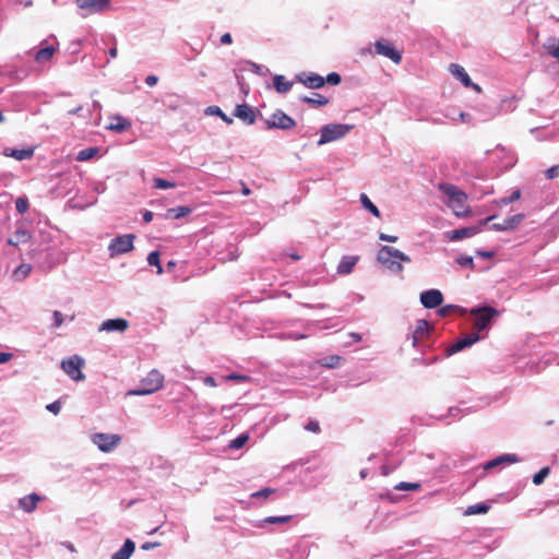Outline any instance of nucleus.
Returning <instances> with one entry per match:
<instances>
[{
	"label": "nucleus",
	"mask_w": 559,
	"mask_h": 559,
	"mask_svg": "<svg viewBox=\"0 0 559 559\" xmlns=\"http://www.w3.org/2000/svg\"><path fill=\"white\" fill-rule=\"evenodd\" d=\"M480 233V227H463L447 233V238L451 241L471 238Z\"/></svg>",
	"instance_id": "nucleus-15"
},
{
	"label": "nucleus",
	"mask_w": 559,
	"mask_h": 559,
	"mask_svg": "<svg viewBox=\"0 0 559 559\" xmlns=\"http://www.w3.org/2000/svg\"><path fill=\"white\" fill-rule=\"evenodd\" d=\"M477 255H480L483 258H491L493 253L490 251H477Z\"/></svg>",
	"instance_id": "nucleus-64"
},
{
	"label": "nucleus",
	"mask_w": 559,
	"mask_h": 559,
	"mask_svg": "<svg viewBox=\"0 0 559 559\" xmlns=\"http://www.w3.org/2000/svg\"><path fill=\"white\" fill-rule=\"evenodd\" d=\"M379 239L382 240V241H388V242H396L397 241V236H391V235H386L384 233H381L379 235Z\"/></svg>",
	"instance_id": "nucleus-56"
},
{
	"label": "nucleus",
	"mask_w": 559,
	"mask_h": 559,
	"mask_svg": "<svg viewBox=\"0 0 559 559\" xmlns=\"http://www.w3.org/2000/svg\"><path fill=\"white\" fill-rule=\"evenodd\" d=\"M28 200L26 198H17L15 201V209L20 214H24L28 210Z\"/></svg>",
	"instance_id": "nucleus-41"
},
{
	"label": "nucleus",
	"mask_w": 559,
	"mask_h": 559,
	"mask_svg": "<svg viewBox=\"0 0 559 559\" xmlns=\"http://www.w3.org/2000/svg\"><path fill=\"white\" fill-rule=\"evenodd\" d=\"M521 198V191L519 189L514 190L512 192V194L508 198H502L500 201H499V204L501 205H508L516 200H519Z\"/></svg>",
	"instance_id": "nucleus-44"
},
{
	"label": "nucleus",
	"mask_w": 559,
	"mask_h": 559,
	"mask_svg": "<svg viewBox=\"0 0 559 559\" xmlns=\"http://www.w3.org/2000/svg\"><path fill=\"white\" fill-rule=\"evenodd\" d=\"M11 353H0V365L8 362L12 358Z\"/></svg>",
	"instance_id": "nucleus-60"
},
{
	"label": "nucleus",
	"mask_w": 559,
	"mask_h": 559,
	"mask_svg": "<svg viewBox=\"0 0 559 559\" xmlns=\"http://www.w3.org/2000/svg\"><path fill=\"white\" fill-rule=\"evenodd\" d=\"M497 313V310L489 306L471 309V314L476 317L474 325L477 330H485Z\"/></svg>",
	"instance_id": "nucleus-8"
},
{
	"label": "nucleus",
	"mask_w": 559,
	"mask_h": 559,
	"mask_svg": "<svg viewBox=\"0 0 559 559\" xmlns=\"http://www.w3.org/2000/svg\"><path fill=\"white\" fill-rule=\"evenodd\" d=\"M40 500V497L36 493L27 495L19 500V506L25 511V512H33L38 501Z\"/></svg>",
	"instance_id": "nucleus-22"
},
{
	"label": "nucleus",
	"mask_w": 559,
	"mask_h": 559,
	"mask_svg": "<svg viewBox=\"0 0 559 559\" xmlns=\"http://www.w3.org/2000/svg\"><path fill=\"white\" fill-rule=\"evenodd\" d=\"M524 218V214H515L513 216L506 218L502 223L492 224L490 228L496 231L514 230L523 222Z\"/></svg>",
	"instance_id": "nucleus-13"
},
{
	"label": "nucleus",
	"mask_w": 559,
	"mask_h": 559,
	"mask_svg": "<svg viewBox=\"0 0 559 559\" xmlns=\"http://www.w3.org/2000/svg\"><path fill=\"white\" fill-rule=\"evenodd\" d=\"M454 311H459L461 312L462 314L465 312L464 309L460 308L459 306H455V305H447L444 307H441L439 308L438 310V314L442 318L444 317H448L450 316L451 313H453Z\"/></svg>",
	"instance_id": "nucleus-34"
},
{
	"label": "nucleus",
	"mask_w": 559,
	"mask_h": 559,
	"mask_svg": "<svg viewBox=\"0 0 559 559\" xmlns=\"http://www.w3.org/2000/svg\"><path fill=\"white\" fill-rule=\"evenodd\" d=\"M420 302L427 309H435L442 305L443 295L439 289H428L420 294Z\"/></svg>",
	"instance_id": "nucleus-11"
},
{
	"label": "nucleus",
	"mask_w": 559,
	"mask_h": 559,
	"mask_svg": "<svg viewBox=\"0 0 559 559\" xmlns=\"http://www.w3.org/2000/svg\"><path fill=\"white\" fill-rule=\"evenodd\" d=\"M360 201L366 210L371 212L376 217H380V211L379 209L370 201V199L367 197V194L362 193L360 195Z\"/></svg>",
	"instance_id": "nucleus-32"
},
{
	"label": "nucleus",
	"mask_w": 559,
	"mask_h": 559,
	"mask_svg": "<svg viewBox=\"0 0 559 559\" xmlns=\"http://www.w3.org/2000/svg\"><path fill=\"white\" fill-rule=\"evenodd\" d=\"M292 520V515H282V516H267L264 519L265 523L269 524H284Z\"/></svg>",
	"instance_id": "nucleus-40"
},
{
	"label": "nucleus",
	"mask_w": 559,
	"mask_h": 559,
	"mask_svg": "<svg viewBox=\"0 0 559 559\" xmlns=\"http://www.w3.org/2000/svg\"><path fill=\"white\" fill-rule=\"evenodd\" d=\"M495 217H496V216H493V215H492V216H489V217H487V218H485V219H481V221H479V222H478V224H477V225H475L474 227H480V233H481V231L484 230L485 226H486L489 222H491Z\"/></svg>",
	"instance_id": "nucleus-57"
},
{
	"label": "nucleus",
	"mask_w": 559,
	"mask_h": 559,
	"mask_svg": "<svg viewBox=\"0 0 559 559\" xmlns=\"http://www.w3.org/2000/svg\"><path fill=\"white\" fill-rule=\"evenodd\" d=\"M489 508L490 507L486 503L473 504L466 509L465 515L485 514L489 511Z\"/></svg>",
	"instance_id": "nucleus-30"
},
{
	"label": "nucleus",
	"mask_w": 559,
	"mask_h": 559,
	"mask_svg": "<svg viewBox=\"0 0 559 559\" xmlns=\"http://www.w3.org/2000/svg\"><path fill=\"white\" fill-rule=\"evenodd\" d=\"M273 84L276 92L281 94L287 93L293 86V82L287 81L286 78L281 74L273 78Z\"/></svg>",
	"instance_id": "nucleus-27"
},
{
	"label": "nucleus",
	"mask_w": 559,
	"mask_h": 559,
	"mask_svg": "<svg viewBox=\"0 0 559 559\" xmlns=\"http://www.w3.org/2000/svg\"><path fill=\"white\" fill-rule=\"evenodd\" d=\"M341 359L342 358L340 356H337V355L330 356V357L324 359L323 365L329 367V368H334V367H336L340 364Z\"/></svg>",
	"instance_id": "nucleus-46"
},
{
	"label": "nucleus",
	"mask_w": 559,
	"mask_h": 559,
	"mask_svg": "<svg viewBox=\"0 0 559 559\" xmlns=\"http://www.w3.org/2000/svg\"><path fill=\"white\" fill-rule=\"evenodd\" d=\"M221 43L223 45H230L233 43V37L229 33H225L221 37Z\"/></svg>",
	"instance_id": "nucleus-58"
},
{
	"label": "nucleus",
	"mask_w": 559,
	"mask_h": 559,
	"mask_svg": "<svg viewBox=\"0 0 559 559\" xmlns=\"http://www.w3.org/2000/svg\"><path fill=\"white\" fill-rule=\"evenodd\" d=\"M273 492H275V489L273 488H263L254 493L251 495L252 498H267L270 497Z\"/></svg>",
	"instance_id": "nucleus-47"
},
{
	"label": "nucleus",
	"mask_w": 559,
	"mask_h": 559,
	"mask_svg": "<svg viewBox=\"0 0 559 559\" xmlns=\"http://www.w3.org/2000/svg\"><path fill=\"white\" fill-rule=\"evenodd\" d=\"M374 51L377 55L389 58L396 64L402 61L401 52L386 39L377 40L374 43Z\"/></svg>",
	"instance_id": "nucleus-9"
},
{
	"label": "nucleus",
	"mask_w": 559,
	"mask_h": 559,
	"mask_svg": "<svg viewBox=\"0 0 559 559\" xmlns=\"http://www.w3.org/2000/svg\"><path fill=\"white\" fill-rule=\"evenodd\" d=\"M429 323L426 320H418L416 329L413 332V345L417 346L420 341L426 338L429 334Z\"/></svg>",
	"instance_id": "nucleus-20"
},
{
	"label": "nucleus",
	"mask_w": 559,
	"mask_h": 559,
	"mask_svg": "<svg viewBox=\"0 0 559 559\" xmlns=\"http://www.w3.org/2000/svg\"><path fill=\"white\" fill-rule=\"evenodd\" d=\"M154 187L157 189H169V188H175L176 185L168 180H165L162 178H156V179H154Z\"/></svg>",
	"instance_id": "nucleus-45"
},
{
	"label": "nucleus",
	"mask_w": 559,
	"mask_h": 559,
	"mask_svg": "<svg viewBox=\"0 0 559 559\" xmlns=\"http://www.w3.org/2000/svg\"><path fill=\"white\" fill-rule=\"evenodd\" d=\"M92 440L100 451L110 452L120 443L121 438L118 435L95 433Z\"/></svg>",
	"instance_id": "nucleus-10"
},
{
	"label": "nucleus",
	"mask_w": 559,
	"mask_h": 559,
	"mask_svg": "<svg viewBox=\"0 0 559 559\" xmlns=\"http://www.w3.org/2000/svg\"><path fill=\"white\" fill-rule=\"evenodd\" d=\"M158 82V78L156 75H148L145 79V83L148 86H154Z\"/></svg>",
	"instance_id": "nucleus-59"
},
{
	"label": "nucleus",
	"mask_w": 559,
	"mask_h": 559,
	"mask_svg": "<svg viewBox=\"0 0 559 559\" xmlns=\"http://www.w3.org/2000/svg\"><path fill=\"white\" fill-rule=\"evenodd\" d=\"M204 383H205L206 385H210V386H215V385H216V382H215V380H214V378H213V377H206V378L204 379Z\"/></svg>",
	"instance_id": "nucleus-62"
},
{
	"label": "nucleus",
	"mask_w": 559,
	"mask_h": 559,
	"mask_svg": "<svg viewBox=\"0 0 559 559\" xmlns=\"http://www.w3.org/2000/svg\"><path fill=\"white\" fill-rule=\"evenodd\" d=\"M377 260L393 273H402L404 270L402 262H411V258L408 255L390 246H382L380 248L377 254Z\"/></svg>",
	"instance_id": "nucleus-2"
},
{
	"label": "nucleus",
	"mask_w": 559,
	"mask_h": 559,
	"mask_svg": "<svg viewBox=\"0 0 559 559\" xmlns=\"http://www.w3.org/2000/svg\"><path fill=\"white\" fill-rule=\"evenodd\" d=\"M241 193L243 195H249L251 193V190L247 187L246 183L241 182Z\"/></svg>",
	"instance_id": "nucleus-63"
},
{
	"label": "nucleus",
	"mask_w": 559,
	"mask_h": 559,
	"mask_svg": "<svg viewBox=\"0 0 559 559\" xmlns=\"http://www.w3.org/2000/svg\"><path fill=\"white\" fill-rule=\"evenodd\" d=\"M546 49L550 56H552L556 59H559V45H547Z\"/></svg>",
	"instance_id": "nucleus-53"
},
{
	"label": "nucleus",
	"mask_w": 559,
	"mask_h": 559,
	"mask_svg": "<svg viewBox=\"0 0 559 559\" xmlns=\"http://www.w3.org/2000/svg\"><path fill=\"white\" fill-rule=\"evenodd\" d=\"M248 439L249 436L242 433L229 442V448L235 450L241 449L247 443Z\"/></svg>",
	"instance_id": "nucleus-35"
},
{
	"label": "nucleus",
	"mask_w": 559,
	"mask_h": 559,
	"mask_svg": "<svg viewBox=\"0 0 559 559\" xmlns=\"http://www.w3.org/2000/svg\"><path fill=\"white\" fill-rule=\"evenodd\" d=\"M297 81L304 84L308 88L317 90L322 87L325 84V80L323 76L309 72V73H300L296 76Z\"/></svg>",
	"instance_id": "nucleus-12"
},
{
	"label": "nucleus",
	"mask_w": 559,
	"mask_h": 559,
	"mask_svg": "<svg viewBox=\"0 0 559 559\" xmlns=\"http://www.w3.org/2000/svg\"><path fill=\"white\" fill-rule=\"evenodd\" d=\"M84 359L78 355H73L61 361L62 370L74 381H82L85 376L82 372Z\"/></svg>",
	"instance_id": "nucleus-6"
},
{
	"label": "nucleus",
	"mask_w": 559,
	"mask_h": 559,
	"mask_svg": "<svg viewBox=\"0 0 559 559\" xmlns=\"http://www.w3.org/2000/svg\"><path fill=\"white\" fill-rule=\"evenodd\" d=\"M53 320H55L53 325L56 328L61 326L62 323H63V314L60 311H55L53 312Z\"/></svg>",
	"instance_id": "nucleus-55"
},
{
	"label": "nucleus",
	"mask_w": 559,
	"mask_h": 559,
	"mask_svg": "<svg viewBox=\"0 0 559 559\" xmlns=\"http://www.w3.org/2000/svg\"><path fill=\"white\" fill-rule=\"evenodd\" d=\"M212 112L216 114L218 117L222 118L223 121L227 123H231L233 119L227 117L218 107H210L209 108Z\"/></svg>",
	"instance_id": "nucleus-50"
},
{
	"label": "nucleus",
	"mask_w": 559,
	"mask_h": 559,
	"mask_svg": "<svg viewBox=\"0 0 559 559\" xmlns=\"http://www.w3.org/2000/svg\"><path fill=\"white\" fill-rule=\"evenodd\" d=\"M98 153L97 147H87L79 152L76 156L78 162H86L92 159Z\"/></svg>",
	"instance_id": "nucleus-31"
},
{
	"label": "nucleus",
	"mask_w": 559,
	"mask_h": 559,
	"mask_svg": "<svg viewBox=\"0 0 559 559\" xmlns=\"http://www.w3.org/2000/svg\"><path fill=\"white\" fill-rule=\"evenodd\" d=\"M558 174H559V167H558V166H552V167H550V168H548V169L546 170V177H547L548 179H554V178H556V177L558 176Z\"/></svg>",
	"instance_id": "nucleus-54"
},
{
	"label": "nucleus",
	"mask_w": 559,
	"mask_h": 559,
	"mask_svg": "<svg viewBox=\"0 0 559 559\" xmlns=\"http://www.w3.org/2000/svg\"><path fill=\"white\" fill-rule=\"evenodd\" d=\"M520 459L515 454H503L486 463L485 469H490L502 463H516Z\"/></svg>",
	"instance_id": "nucleus-25"
},
{
	"label": "nucleus",
	"mask_w": 559,
	"mask_h": 559,
	"mask_svg": "<svg viewBox=\"0 0 559 559\" xmlns=\"http://www.w3.org/2000/svg\"><path fill=\"white\" fill-rule=\"evenodd\" d=\"M550 468L548 466L543 467L533 476V483L535 485H540L545 480V478L549 475Z\"/></svg>",
	"instance_id": "nucleus-38"
},
{
	"label": "nucleus",
	"mask_w": 559,
	"mask_h": 559,
	"mask_svg": "<svg viewBox=\"0 0 559 559\" xmlns=\"http://www.w3.org/2000/svg\"><path fill=\"white\" fill-rule=\"evenodd\" d=\"M353 129V126L350 124H343V123H331L326 124L321 129V136L319 140V144L329 143L335 140H338L346 135L350 130Z\"/></svg>",
	"instance_id": "nucleus-4"
},
{
	"label": "nucleus",
	"mask_w": 559,
	"mask_h": 559,
	"mask_svg": "<svg viewBox=\"0 0 559 559\" xmlns=\"http://www.w3.org/2000/svg\"><path fill=\"white\" fill-rule=\"evenodd\" d=\"M5 155L17 160H23L33 156V150H11L10 152H5Z\"/></svg>",
	"instance_id": "nucleus-29"
},
{
	"label": "nucleus",
	"mask_w": 559,
	"mask_h": 559,
	"mask_svg": "<svg viewBox=\"0 0 559 559\" xmlns=\"http://www.w3.org/2000/svg\"><path fill=\"white\" fill-rule=\"evenodd\" d=\"M129 322L126 319H109L102 323L100 330L106 332L120 331L123 332L128 329Z\"/></svg>",
	"instance_id": "nucleus-18"
},
{
	"label": "nucleus",
	"mask_w": 559,
	"mask_h": 559,
	"mask_svg": "<svg viewBox=\"0 0 559 559\" xmlns=\"http://www.w3.org/2000/svg\"><path fill=\"white\" fill-rule=\"evenodd\" d=\"M135 549V544L131 539H126L123 546L111 556V559H129Z\"/></svg>",
	"instance_id": "nucleus-24"
},
{
	"label": "nucleus",
	"mask_w": 559,
	"mask_h": 559,
	"mask_svg": "<svg viewBox=\"0 0 559 559\" xmlns=\"http://www.w3.org/2000/svg\"><path fill=\"white\" fill-rule=\"evenodd\" d=\"M110 0H76V5L88 13H97L109 7Z\"/></svg>",
	"instance_id": "nucleus-14"
},
{
	"label": "nucleus",
	"mask_w": 559,
	"mask_h": 559,
	"mask_svg": "<svg viewBox=\"0 0 559 559\" xmlns=\"http://www.w3.org/2000/svg\"><path fill=\"white\" fill-rule=\"evenodd\" d=\"M143 219H144L145 223H150L153 219V213L150 212V211H146L143 214Z\"/></svg>",
	"instance_id": "nucleus-61"
},
{
	"label": "nucleus",
	"mask_w": 559,
	"mask_h": 559,
	"mask_svg": "<svg viewBox=\"0 0 559 559\" xmlns=\"http://www.w3.org/2000/svg\"><path fill=\"white\" fill-rule=\"evenodd\" d=\"M305 429H306V430H308V431H311V432H313V433H318V432H320V430H321V429H320V425H319V423H318V421H316V420H310V421L306 425Z\"/></svg>",
	"instance_id": "nucleus-51"
},
{
	"label": "nucleus",
	"mask_w": 559,
	"mask_h": 559,
	"mask_svg": "<svg viewBox=\"0 0 559 559\" xmlns=\"http://www.w3.org/2000/svg\"><path fill=\"white\" fill-rule=\"evenodd\" d=\"M164 383V376L157 371L152 370L147 373L145 378H143L140 382L139 389L130 391L128 394L130 395H146L152 394L159 389H162Z\"/></svg>",
	"instance_id": "nucleus-3"
},
{
	"label": "nucleus",
	"mask_w": 559,
	"mask_h": 559,
	"mask_svg": "<svg viewBox=\"0 0 559 559\" xmlns=\"http://www.w3.org/2000/svg\"><path fill=\"white\" fill-rule=\"evenodd\" d=\"M55 52H56V47H53V46H48V47L41 48L35 53V60L39 63L47 62L52 58Z\"/></svg>",
	"instance_id": "nucleus-28"
},
{
	"label": "nucleus",
	"mask_w": 559,
	"mask_h": 559,
	"mask_svg": "<svg viewBox=\"0 0 559 559\" xmlns=\"http://www.w3.org/2000/svg\"><path fill=\"white\" fill-rule=\"evenodd\" d=\"M264 123L265 129L267 130H290L296 126V121L281 109L275 110L267 119H265Z\"/></svg>",
	"instance_id": "nucleus-5"
},
{
	"label": "nucleus",
	"mask_w": 559,
	"mask_h": 559,
	"mask_svg": "<svg viewBox=\"0 0 559 559\" xmlns=\"http://www.w3.org/2000/svg\"><path fill=\"white\" fill-rule=\"evenodd\" d=\"M324 80H325V83H329L332 85H337L341 83V75L336 72H332V73L328 74V76Z\"/></svg>",
	"instance_id": "nucleus-48"
},
{
	"label": "nucleus",
	"mask_w": 559,
	"mask_h": 559,
	"mask_svg": "<svg viewBox=\"0 0 559 559\" xmlns=\"http://www.w3.org/2000/svg\"><path fill=\"white\" fill-rule=\"evenodd\" d=\"M31 270L32 267L29 264H22L15 270L14 275L17 278H25L29 274Z\"/></svg>",
	"instance_id": "nucleus-42"
},
{
	"label": "nucleus",
	"mask_w": 559,
	"mask_h": 559,
	"mask_svg": "<svg viewBox=\"0 0 559 559\" xmlns=\"http://www.w3.org/2000/svg\"><path fill=\"white\" fill-rule=\"evenodd\" d=\"M455 261L459 265H461L463 267H468L471 270H474V267H475L473 257H471V255L461 254L456 258Z\"/></svg>",
	"instance_id": "nucleus-36"
},
{
	"label": "nucleus",
	"mask_w": 559,
	"mask_h": 559,
	"mask_svg": "<svg viewBox=\"0 0 559 559\" xmlns=\"http://www.w3.org/2000/svg\"><path fill=\"white\" fill-rule=\"evenodd\" d=\"M347 336L349 341L345 342L346 346H350L353 343H358L361 341V335L355 332L349 333Z\"/></svg>",
	"instance_id": "nucleus-52"
},
{
	"label": "nucleus",
	"mask_w": 559,
	"mask_h": 559,
	"mask_svg": "<svg viewBox=\"0 0 559 559\" xmlns=\"http://www.w3.org/2000/svg\"><path fill=\"white\" fill-rule=\"evenodd\" d=\"M450 72L465 87L468 86V85H472V80H471L469 75L467 74V72L465 71V69L462 66L456 64V63H451L450 64Z\"/></svg>",
	"instance_id": "nucleus-21"
},
{
	"label": "nucleus",
	"mask_w": 559,
	"mask_h": 559,
	"mask_svg": "<svg viewBox=\"0 0 559 559\" xmlns=\"http://www.w3.org/2000/svg\"><path fill=\"white\" fill-rule=\"evenodd\" d=\"M420 488V484L419 483H407V481H401L400 484L395 485L394 486V489L395 490H412V491H416Z\"/></svg>",
	"instance_id": "nucleus-39"
},
{
	"label": "nucleus",
	"mask_w": 559,
	"mask_h": 559,
	"mask_svg": "<svg viewBox=\"0 0 559 559\" xmlns=\"http://www.w3.org/2000/svg\"><path fill=\"white\" fill-rule=\"evenodd\" d=\"M234 116L247 124H253L257 118L254 110L247 104L237 105Z\"/></svg>",
	"instance_id": "nucleus-16"
},
{
	"label": "nucleus",
	"mask_w": 559,
	"mask_h": 559,
	"mask_svg": "<svg viewBox=\"0 0 559 559\" xmlns=\"http://www.w3.org/2000/svg\"><path fill=\"white\" fill-rule=\"evenodd\" d=\"M439 190L447 195L448 206L453 211L456 217H467L472 214L467 204V194L459 187L452 183H440Z\"/></svg>",
	"instance_id": "nucleus-1"
},
{
	"label": "nucleus",
	"mask_w": 559,
	"mask_h": 559,
	"mask_svg": "<svg viewBox=\"0 0 559 559\" xmlns=\"http://www.w3.org/2000/svg\"><path fill=\"white\" fill-rule=\"evenodd\" d=\"M191 213V209L188 206H178L168 210V215L173 218H180Z\"/></svg>",
	"instance_id": "nucleus-33"
},
{
	"label": "nucleus",
	"mask_w": 559,
	"mask_h": 559,
	"mask_svg": "<svg viewBox=\"0 0 559 559\" xmlns=\"http://www.w3.org/2000/svg\"><path fill=\"white\" fill-rule=\"evenodd\" d=\"M479 340V336L478 334L476 333H472L463 338H460L459 341H456L453 345H451L449 348H448V354L449 355H452V354H455L471 345H473L474 343H476L477 341Z\"/></svg>",
	"instance_id": "nucleus-17"
},
{
	"label": "nucleus",
	"mask_w": 559,
	"mask_h": 559,
	"mask_svg": "<svg viewBox=\"0 0 559 559\" xmlns=\"http://www.w3.org/2000/svg\"><path fill=\"white\" fill-rule=\"evenodd\" d=\"M46 409L50 413L58 415L61 409V403L60 401H55L46 406Z\"/></svg>",
	"instance_id": "nucleus-49"
},
{
	"label": "nucleus",
	"mask_w": 559,
	"mask_h": 559,
	"mask_svg": "<svg viewBox=\"0 0 559 559\" xmlns=\"http://www.w3.org/2000/svg\"><path fill=\"white\" fill-rule=\"evenodd\" d=\"M358 261V255H344L337 265V273L343 275L350 274Z\"/></svg>",
	"instance_id": "nucleus-19"
},
{
	"label": "nucleus",
	"mask_w": 559,
	"mask_h": 559,
	"mask_svg": "<svg viewBox=\"0 0 559 559\" xmlns=\"http://www.w3.org/2000/svg\"><path fill=\"white\" fill-rule=\"evenodd\" d=\"M134 238L135 236L132 234L114 238L108 246L111 257L124 254L133 250Z\"/></svg>",
	"instance_id": "nucleus-7"
},
{
	"label": "nucleus",
	"mask_w": 559,
	"mask_h": 559,
	"mask_svg": "<svg viewBox=\"0 0 559 559\" xmlns=\"http://www.w3.org/2000/svg\"><path fill=\"white\" fill-rule=\"evenodd\" d=\"M147 263L150 265H154L157 267V273L158 274H162L163 273V269H162V265H160V261H159V253L158 251H152L148 257H147Z\"/></svg>",
	"instance_id": "nucleus-37"
},
{
	"label": "nucleus",
	"mask_w": 559,
	"mask_h": 559,
	"mask_svg": "<svg viewBox=\"0 0 559 559\" xmlns=\"http://www.w3.org/2000/svg\"><path fill=\"white\" fill-rule=\"evenodd\" d=\"M300 100L309 104L312 107H321L329 104V98L319 93H313L311 97L302 96Z\"/></svg>",
	"instance_id": "nucleus-26"
},
{
	"label": "nucleus",
	"mask_w": 559,
	"mask_h": 559,
	"mask_svg": "<svg viewBox=\"0 0 559 559\" xmlns=\"http://www.w3.org/2000/svg\"><path fill=\"white\" fill-rule=\"evenodd\" d=\"M31 234L23 228H19L15 230L13 237L8 239V245L17 247L21 243H26L31 240Z\"/></svg>",
	"instance_id": "nucleus-23"
},
{
	"label": "nucleus",
	"mask_w": 559,
	"mask_h": 559,
	"mask_svg": "<svg viewBox=\"0 0 559 559\" xmlns=\"http://www.w3.org/2000/svg\"><path fill=\"white\" fill-rule=\"evenodd\" d=\"M118 122L116 124H110L109 129L117 131H124L130 127V123L122 119L121 117H117Z\"/></svg>",
	"instance_id": "nucleus-43"
}]
</instances>
